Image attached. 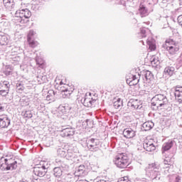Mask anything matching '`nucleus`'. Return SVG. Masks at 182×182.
<instances>
[{
    "mask_svg": "<svg viewBox=\"0 0 182 182\" xmlns=\"http://www.w3.org/2000/svg\"><path fill=\"white\" fill-rule=\"evenodd\" d=\"M16 166V161L14 159H1L0 168L1 170H14Z\"/></svg>",
    "mask_w": 182,
    "mask_h": 182,
    "instance_id": "nucleus-6",
    "label": "nucleus"
},
{
    "mask_svg": "<svg viewBox=\"0 0 182 182\" xmlns=\"http://www.w3.org/2000/svg\"><path fill=\"white\" fill-rule=\"evenodd\" d=\"M3 4L5 8L7 9H11L14 6V0H3Z\"/></svg>",
    "mask_w": 182,
    "mask_h": 182,
    "instance_id": "nucleus-24",
    "label": "nucleus"
},
{
    "mask_svg": "<svg viewBox=\"0 0 182 182\" xmlns=\"http://www.w3.org/2000/svg\"><path fill=\"white\" fill-rule=\"evenodd\" d=\"M118 182H130V180L129 179V176H124L120 178Z\"/></svg>",
    "mask_w": 182,
    "mask_h": 182,
    "instance_id": "nucleus-34",
    "label": "nucleus"
},
{
    "mask_svg": "<svg viewBox=\"0 0 182 182\" xmlns=\"http://www.w3.org/2000/svg\"><path fill=\"white\" fill-rule=\"evenodd\" d=\"M47 100H53V95H48L46 97Z\"/></svg>",
    "mask_w": 182,
    "mask_h": 182,
    "instance_id": "nucleus-40",
    "label": "nucleus"
},
{
    "mask_svg": "<svg viewBox=\"0 0 182 182\" xmlns=\"http://www.w3.org/2000/svg\"><path fill=\"white\" fill-rule=\"evenodd\" d=\"M13 70H14V68H12V66H11L10 65H6L4 70V73L6 76H9V75H12Z\"/></svg>",
    "mask_w": 182,
    "mask_h": 182,
    "instance_id": "nucleus-25",
    "label": "nucleus"
},
{
    "mask_svg": "<svg viewBox=\"0 0 182 182\" xmlns=\"http://www.w3.org/2000/svg\"><path fill=\"white\" fill-rule=\"evenodd\" d=\"M151 107L154 110H167L168 109V100L163 95H157L154 98L151 103Z\"/></svg>",
    "mask_w": 182,
    "mask_h": 182,
    "instance_id": "nucleus-2",
    "label": "nucleus"
},
{
    "mask_svg": "<svg viewBox=\"0 0 182 182\" xmlns=\"http://www.w3.org/2000/svg\"><path fill=\"white\" fill-rule=\"evenodd\" d=\"M53 96H55V93L53 92Z\"/></svg>",
    "mask_w": 182,
    "mask_h": 182,
    "instance_id": "nucleus-43",
    "label": "nucleus"
},
{
    "mask_svg": "<svg viewBox=\"0 0 182 182\" xmlns=\"http://www.w3.org/2000/svg\"><path fill=\"white\" fill-rule=\"evenodd\" d=\"M11 124V121L8 118V115L2 114L0 115V127L5 128L8 127Z\"/></svg>",
    "mask_w": 182,
    "mask_h": 182,
    "instance_id": "nucleus-13",
    "label": "nucleus"
},
{
    "mask_svg": "<svg viewBox=\"0 0 182 182\" xmlns=\"http://www.w3.org/2000/svg\"><path fill=\"white\" fill-rule=\"evenodd\" d=\"M173 147V142L172 141H168L163 144L162 146V153H165V151H168Z\"/></svg>",
    "mask_w": 182,
    "mask_h": 182,
    "instance_id": "nucleus-21",
    "label": "nucleus"
},
{
    "mask_svg": "<svg viewBox=\"0 0 182 182\" xmlns=\"http://www.w3.org/2000/svg\"><path fill=\"white\" fill-rule=\"evenodd\" d=\"M139 77H137L136 75L128 74L127 76V83L129 86H136V85L139 83Z\"/></svg>",
    "mask_w": 182,
    "mask_h": 182,
    "instance_id": "nucleus-11",
    "label": "nucleus"
},
{
    "mask_svg": "<svg viewBox=\"0 0 182 182\" xmlns=\"http://www.w3.org/2000/svg\"><path fill=\"white\" fill-rule=\"evenodd\" d=\"M174 177H175V179H176L175 182H180V181L181 180V178L179 176L176 175Z\"/></svg>",
    "mask_w": 182,
    "mask_h": 182,
    "instance_id": "nucleus-39",
    "label": "nucleus"
},
{
    "mask_svg": "<svg viewBox=\"0 0 182 182\" xmlns=\"http://www.w3.org/2000/svg\"><path fill=\"white\" fill-rule=\"evenodd\" d=\"M174 70H176L174 67L168 66L164 69V73L168 76H173L174 75Z\"/></svg>",
    "mask_w": 182,
    "mask_h": 182,
    "instance_id": "nucleus-22",
    "label": "nucleus"
},
{
    "mask_svg": "<svg viewBox=\"0 0 182 182\" xmlns=\"http://www.w3.org/2000/svg\"><path fill=\"white\" fill-rule=\"evenodd\" d=\"M175 97L177 101L179 102H182V87L181 86H176L174 88Z\"/></svg>",
    "mask_w": 182,
    "mask_h": 182,
    "instance_id": "nucleus-16",
    "label": "nucleus"
},
{
    "mask_svg": "<svg viewBox=\"0 0 182 182\" xmlns=\"http://www.w3.org/2000/svg\"><path fill=\"white\" fill-rule=\"evenodd\" d=\"M164 47L166 49L167 52H168L169 55L172 56H176V55H178L180 53V46L178 43L171 38L166 40Z\"/></svg>",
    "mask_w": 182,
    "mask_h": 182,
    "instance_id": "nucleus-3",
    "label": "nucleus"
},
{
    "mask_svg": "<svg viewBox=\"0 0 182 182\" xmlns=\"http://www.w3.org/2000/svg\"><path fill=\"white\" fill-rule=\"evenodd\" d=\"M164 164H165L166 166H171L173 164L171 158L170 156H166L164 160Z\"/></svg>",
    "mask_w": 182,
    "mask_h": 182,
    "instance_id": "nucleus-29",
    "label": "nucleus"
},
{
    "mask_svg": "<svg viewBox=\"0 0 182 182\" xmlns=\"http://www.w3.org/2000/svg\"><path fill=\"white\" fill-rule=\"evenodd\" d=\"M154 127V124L153 122L148 121L143 124L142 127L145 132H148L149 130H151L153 127Z\"/></svg>",
    "mask_w": 182,
    "mask_h": 182,
    "instance_id": "nucleus-19",
    "label": "nucleus"
},
{
    "mask_svg": "<svg viewBox=\"0 0 182 182\" xmlns=\"http://www.w3.org/2000/svg\"><path fill=\"white\" fill-rule=\"evenodd\" d=\"M178 23L182 27V15L178 17Z\"/></svg>",
    "mask_w": 182,
    "mask_h": 182,
    "instance_id": "nucleus-38",
    "label": "nucleus"
},
{
    "mask_svg": "<svg viewBox=\"0 0 182 182\" xmlns=\"http://www.w3.org/2000/svg\"><path fill=\"white\" fill-rule=\"evenodd\" d=\"M149 46L150 50H156V45H154L151 43H149Z\"/></svg>",
    "mask_w": 182,
    "mask_h": 182,
    "instance_id": "nucleus-37",
    "label": "nucleus"
},
{
    "mask_svg": "<svg viewBox=\"0 0 182 182\" xmlns=\"http://www.w3.org/2000/svg\"><path fill=\"white\" fill-rule=\"evenodd\" d=\"M123 135L126 139H133L136 136V131L132 128H126L123 131Z\"/></svg>",
    "mask_w": 182,
    "mask_h": 182,
    "instance_id": "nucleus-14",
    "label": "nucleus"
},
{
    "mask_svg": "<svg viewBox=\"0 0 182 182\" xmlns=\"http://www.w3.org/2000/svg\"><path fill=\"white\" fill-rule=\"evenodd\" d=\"M114 164L119 168H126L129 166V156L124 154H119L114 158Z\"/></svg>",
    "mask_w": 182,
    "mask_h": 182,
    "instance_id": "nucleus-4",
    "label": "nucleus"
},
{
    "mask_svg": "<svg viewBox=\"0 0 182 182\" xmlns=\"http://www.w3.org/2000/svg\"><path fill=\"white\" fill-rule=\"evenodd\" d=\"M61 174H62V169H60V168H54V176L55 177H60Z\"/></svg>",
    "mask_w": 182,
    "mask_h": 182,
    "instance_id": "nucleus-31",
    "label": "nucleus"
},
{
    "mask_svg": "<svg viewBox=\"0 0 182 182\" xmlns=\"http://www.w3.org/2000/svg\"><path fill=\"white\" fill-rule=\"evenodd\" d=\"M147 59L149 60V62L152 66H158L159 65H160V60H159V57L156 55H151L147 58Z\"/></svg>",
    "mask_w": 182,
    "mask_h": 182,
    "instance_id": "nucleus-18",
    "label": "nucleus"
},
{
    "mask_svg": "<svg viewBox=\"0 0 182 182\" xmlns=\"http://www.w3.org/2000/svg\"><path fill=\"white\" fill-rule=\"evenodd\" d=\"M8 43V38L6 36H0V45H6Z\"/></svg>",
    "mask_w": 182,
    "mask_h": 182,
    "instance_id": "nucleus-30",
    "label": "nucleus"
},
{
    "mask_svg": "<svg viewBox=\"0 0 182 182\" xmlns=\"http://www.w3.org/2000/svg\"><path fill=\"white\" fill-rule=\"evenodd\" d=\"M27 42L28 43L30 48H36V46L38 45V41L32 40V38L27 40Z\"/></svg>",
    "mask_w": 182,
    "mask_h": 182,
    "instance_id": "nucleus-27",
    "label": "nucleus"
},
{
    "mask_svg": "<svg viewBox=\"0 0 182 182\" xmlns=\"http://www.w3.org/2000/svg\"><path fill=\"white\" fill-rule=\"evenodd\" d=\"M37 63L39 65V68L41 69H45V68H46V64L43 61H42L41 63L37 61Z\"/></svg>",
    "mask_w": 182,
    "mask_h": 182,
    "instance_id": "nucleus-36",
    "label": "nucleus"
},
{
    "mask_svg": "<svg viewBox=\"0 0 182 182\" xmlns=\"http://www.w3.org/2000/svg\"><path fill=\"white\" fill-rule=\"evenodd\" d=\"M131 107L134 109H138L140 107V102L137 100H134L131 102Z\"/></svg>",
    "mask_w": 182,
    "mask_h": 182,
    "instance_id": "nucleus-28",
    "label": "nucleus"
},
{
    "mask_svg": "<svg viewBox=\"0 0 182 182\" xmlns=\"http://www.w3.org/2000/svg\"><path fill=\"white\" fill-rule=\"evenodd\" d=\"M144 77L146 80H153V73H151V71L149 70H145L144 71Z\"/></svg>",
    "mask_w": 182,
    "mask_h": 182,
    "instance_id": "nucleus-26",
    "label": "nucleus"
},
{
    "mask_svg": "<svg viewBox=\"0 0 182 182\" xmlns=\"http://www.w3.org/2000/svg\"><path fill=\"white\" fill-rule=\"evenodd\" d=\"M65 87H60L62 97L63 99H69L70 97V95L73 93V90H75V86H73V85H65Z\"/></svg>",
    "mask_w": 182,
    "mask_h": 182,
    "instance_id": "nucleus-7",
    "label": "nucleus"
},
{
    "mask_svg": "<svg viewBox=\"0 0 182 182\" xmlns=\"http://www.w3.org/2000/svg\"><path fill=\"white\" fill-rule=\"evenodd\" d=\"M9 93V82L3 81L0 82L1 96H7Z\"/></svg>",
    "mask_w": 182,
    "mask_h": 182,
    "instance_id": "nucleus-10",
    "label": "nucleus"
},
{
    "mask_svg": "<svg viewBox=\"0 0 182 182\" xmlns=\"http://www.w3.org/2000/svg\"><path fill=\"white\" fill-rule=\"evenodd\" d=\"M99 144L100 141L98 139H90L87 140V146L90 150L97 151L99 150Z\"/></svg>",
    "mask_w": 182,
    "mask_h": 182,
    "instance_id": "nucleus-9",
    "label": "nucleus"
},
{
    "mask_svg": "<svg viewBox=\"0 0 182 182\" xmlns=\"http://www.w3.org/2000/svg\"><path fill=\"white\" fill-rule=\"evenodd\" d=\"M122 105H123V101H122V99L114 98V105H113L114 109H120V107H122Z\"/></svg>",
    "mask_w": 182,
    "mask_h": 182,
    "instance_id": "nucleus-23",
    "label": "nucleus"
},
{
    "mask_svg": "<svg viewBox=\"0 0 182 182\" xmlns=\"http://www.w3.org/2000/svg\"><path fill=\"white\" fill-rule=\"evenodd\" d=\"M23 117H25L26 119H31V117H32V114H31V112H29L28 111H26L23 114Z\"/></svg>",
    "mask_w": 182,
    "mask_h": 182,
    "instance_id": "nucleus-35",
    "label": "nucleus"
},
{
    "mask_svg": "<svg viewBox=\"0 0 182 182\" xmlns=\"http://www.w3.org/2000/svg\"><path fill=\"white\" fill-rule=\"evenodd\" d=\"M31 16H32V13H31L29 9L18 10L16 12L13 22L15 25L26 28L33 25V23L31 21Z\"/></svg>",
    "mask_w": 182,
    "mask_h": 182,
    "instance_id": "nucleus-1",
    "label": "nucleus"
},
{
    "mask_svg": "<svg viewBox=\"0 0 182 182\" xmlns=\"http://www.w3.org/2000/svg\"><path fill=\"white\" fill-rule=\"evenodd\" d=\"M33 173L38 177H44L48 173V162L41 161L33 168Z\"/></svg>",
    "mask_w": 182,
    "mask_h": 182,
    "instance_id": "nucleus-5",
    "label": "nucleus"
},
{
    "mask_svg": "<svg viewBox=\"0 0 182 182\" xmlns=\"http://www.w3.org/2000/svg\"><path fill=\"white\" fill-rule=\"evenodd\" d=\"M144 149L146 151H154L156 150L154 139L147 137L144 141Z\"/></svg>",
    "mask_w": 182,
    "mask_h": 182,
    "instance_id": "nucleus-8",
    "label": "nucleus"
},
{
    "mask_svg": "<svg viewBox=\"0 0 182 182\" xmlns=\"http://www.w3.org/2000/svg\"><path fill=\"white\" fill-rule=\"evenodd\" d=\"M58 156H60V157H65V156H66V151H65L62 149H59L58 150Z\"/></svg>",
    "mask_w": 182,
    "mask_h": 182,
    "instance_id": "nucleus-33",
    "label": "nucleus"
},
{
    "mask_svg": "<svg viewBox=\"0 0 182 182\" xmlns=\"http://www.w3.org/2000/svg\"><path fill=\"white\" fill-rule=\"evenodd\" d=\"M55 83L60 85V87L65 88L66 86H69L66 77L62 76H58L55 78Z\"/></svg>",
    "mask_w": 182,
    "mask_h": 182,
    "instance_id": "nucleus-15",
    "label": "nucleus"
},
{
    "mask_svg": "<svg viewBox=\"0 0 182 182\" xmlns=\"http://www.w3.org/2000/svg\"><path fill=\"white\" fill-rule=\"evenodd\" d=\"M139 11L142 18H144V16H147V15H149V11L147 10V9H146V6H144V5L139 6Z\"/></svg>",
    "mask_w": 182,
    "mask_h": 182,
    "instance_id": "nucleus-20",
    "label": "nucleus"
},
{
    "mask_svg": "<svg viewBox=\"0 0 182 182\" xmlns=\"http://www.w3.org/2000/svg\"><path fill=\"white\" fill-rule=\"evenodd\" d=\"M32 182H42V180L40 179V178H33L32 179Z\"/></svg>",
    "mask_w": 182,
    "mask_h": 182,
    "instance_id": "nucleus-41",
    "label": "nucleus"
},
{
    "mask_svg": "<svg viewBox=\"0 0 182 182\" xmlns=\"http://www.w3.org/2000/svg\"><path fill=\"white\" fill-rule=\"evenodd\" d=\"M36 33L33 30H30L27 35V40L32 39V36H35Z\"/></svg>",
    "mask_w": 182,
    "mask_h": 182,
    "instance_id": "nucleus-32",
    "label": "nucleus"
},
{
    "mask_svg": "<svg viewBox=\"0 0 182 182\" xmlns=\"http://www.w3.org/2000/svg\"><path fill=\"white\" fill-rule=\"evenodd\" d=\"M73 134H75V132L72 128H65L61 131L62 137H69Z\"/></svg>",
    "mask_w": 182,
    "mask_h": 182,
    "instance_id": "nucleus-17",
    "label": "nucleus"
},
{
    "mask_svg": "<svg viewBox=\"0 0 182 182\" xmlns=\"http://www.w3.org/2000/svg\"><path fill=\"white\" fill-rule=\"evenodd\" d=\"M96 102L95 100H92V97L86 95L81 99V103L85 106V107H92L93 103Z\"/></svg>",
    "mask_w": 182,
    "mask_h": 182,
    "instance_id": "nucleus-12",
    "label": "nucleus"
},
{
    "mask_svg": "<svg viewBox=\"0 0 182 182\" xmlns=\"http://www.w3.org/2000/svg\"><path fill=\"white\" fill-rule=\"evenodd\" d=\"M141 32L144 34L146 33V30H143V28H141Z\"/></svg>",
    "mask_w": 182,
    "mask_h": 182,
    "instance_id": "nucleus-42",
    "label": "nucleus"
}]
</instances>
